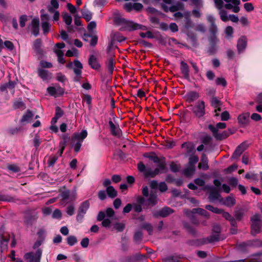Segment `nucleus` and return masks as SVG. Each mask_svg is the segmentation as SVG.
I'll return each instance as SVG.
<instances>
[{"label": "nucleus", "mask_w": 262, "mask_h": 262, "mask_svg": "<svg viewBox=\"0 0 262 262\" xmlns=\"http://www.w3.org/2000/svg\"><path fill=\"white\" fill-rule=\"evenodd\" d=\"M156 164H157V167L154 170H152L150 168H146L142 161L138 163L137 167L140 172L143 173L145 179L154 178L160 173H166L168 171L164 157L161 158L160 162Z\"/></svg>", "instance_id": "1"}, {"label": "nucleus", "mask_w": 262, "mask_h": 262, "mask_svg": "<svg viewBox=\"0 0 262 262\" xmlns=\"http://www.w3.org/2000/svg\"><path fill=\"white\" fill-rule=\"evenodd\" d=\"M43 242L37 239L33 246L34 249H37L35 252H29L25 254L24 258L27 262H40L42 254V250L38 248Z\"/></svg>", "instance_id": "2"}, {"label": "nucleus", "mask_w": 262, "mask_h": 262, "mask_svg": "<svg viewBox=\"0 0 262 262\" xmlns=\"http://www.w3.org/2000/svg\"><path fill=\"white\" fill-rule=\"evenodd\" d=\"M251 224V234L255 236L257 234L261 232V228L262 227V220L261 215L259 213H256L250 217Z\"/></svg>", "instance_id": "3"}, {"label": "nucleus", "mask_w": 262, "mask_h": 262, "mask_svg": "<svg viewBox=\"0 0 262 262\" xmlns=\"http://www.w3.org/2000/svg\"><path fill=\"white\" fill-rule=\"evenodd\" d=\"M208 129L212 132V136L217 141H222L227 138L230 135L234 133L231 129H228L224 130L222 133H219L217 130L215 126L212 124H209L208 126Z\"/></svg>", "instance_id": "4"}, {"label": "nucleus", "mask_w": 262, "mask_h": 262, "mask_svg": "<svg viewBox=\"0 0 262 262\" xmlns=\"http://www.w3.org/2000/svg\"><path fill=\"white\" fill-rule=\"evenodd\" d=\"M187 107L199 118H202L205 115V103L203 100H199L194 105L191 104Z\"/></svg>", "instance_id": "5"}, {"label": "nucleus", "mask_w": 262, "mask_h": 262, "mask_svg": "<svg viewBox=\"0 0 262 262\" xmlns=\"http://www.w3.org/2000/svg\"><path fill=\"white\" fill-rule=\"evenodd\" d=\"M37 219V213L35 211L28 210L24 212V223L27 227H31Z\"/></svg>", "instance_id": "6"}, {"label": "nucleus", "mask_w": 262, "mask_h": 262, "mask_svg": "<svg viewBox=\"0 0 262 262\" xmlns=\"http://www.w3.org/2000/svg\"><path fill=\"white\" fill-rule=\"evenodd\" d=\"M89 208L90 202L89 200H86L80 204L76 216V220L78 222L81 223L82 222L84 216Z\"/></svg>", "instance_id": "7"}, {"label": "nucleus", "mask_w": 262, "mask_h": 262, "mask_svg": "<svg viewBox=\"0 0 262 262\" xmlns=\"http://www.w3.org/2000/svg\"><path fill=\"white\" fill-rule=\"evenodd\" d=\"M105 64L108 70L109 74H113L115 68V55L107 54Z\"/></svg>", "instance_id": "8"}, {"label": "nucleus", "mask_w": 262, "mask_h": 262, "mask_svg": "<svg viewBox=\"0 0 262 262\" xmlns=\"http://www.w3.org/2000/svg\"><path fill=\"white\" fill-rule=\"evenodd\" d=\"M173 212V210L169 207H164L158 211L152 212L154 217H166Z\"/></svg>", "instance_id": "9"}, {"label": "nucleus", "mask_w": 262, "mask_h": 262, "mask_svg": "<svg viewBox=\"0 0 262 262\" xmlns=\"http://www.w3.org/2000/svg\"><path fill=\"white\" fill-rule=\"evenodd\" d=\"M74 64L75 68H73V71L76 75V77L74 78V81L75 82H79L81 78L83 66L80 61L77 59L74 60Z\"/></svg>", "instance_id": "10"}, {"label": "nucleus", "mask_w": 262, "mask_h": 262, "mask_svg": "<svg viewBox=\"0 0 262 262\" xmlns=\"http://www.w3.org/2000/svg\"><path fill=\"white\" fill-rule=\"evenodd\" d=\"M205 189L209 191L208 199L210 201L216 200L221 196L220 190L214 186H206Z\"/></svg>", "instance_id": "11"}, {"label": "nucleus", "mask_w": 262, "mask_h": 262, "mask_svg": "<svg viewBox=\"0 0 262 262\" xmlns=\"http://www.w3.org/2000/svg\"><path fill=\"white\" fill-rule=\"evenodd\" d=\"M248 144L246 142H243L239 145L233 153L231 158L236 159L238 158L242 153L247 148Z\"/></svg>", "instance_id": "12"}, {"label": "nucleus", "mask_w": 262, "mask_h": 262, "mask_svg": "<svg viewBox=\"0 0 262 262\" xmlns=\"http://www.w3.org/2000/svg\"><path fill=\"white\" fill-rule=\"evenodd\" d=\"M249 117L250 113H243L238 116V122L242 127H245L249 124L250 121Z\"/></svg>", "instance_id": "13"}, {"label": "nucleus", "mask_w": 262, "mask_h": 262, "mask_svg": "<svg viewBox=\"0 0 262 262\" xmlns=\"http://www.w3.org/2000/svg\"><path fill=\"white\" fill-rule=\"evenodd\" d=\"M216 36H210L209 37V46L208 48L207 53L210 55H213L216 52Z\"/></svg>", "instance_id": "14"}, {"label": "nucleus", "mask_w": 262, "mask_h": 262, "mask_svg": "<svg viewBox=\"0 0 262 262\" xmlns=\"http://www.w3.org/2000/svg\"><path fill=\"white\" fill-rule=\"evenodd\" d=\"M207 21L210 24L209 32L212 34L211 36H216L217 32V27L215 24V19L212 15H208L207 17Z\"/></svg>", "instance_id": "15"}, {"label": "nucleus", "mask_w": 262, "mask_h": 262, "mask_svg": "<svg viewBox=\"0 0 262 262\" xmlns=\"http://www.w3.org/2000/svg\"><path fill=\"white\" fill-rule=\"evenodd\" d=\"M247 45V39L246 36H242L237 40V50L238 54L243 52Z\"/></svg>", "instance_id": "16"}, {"label": "nucleus", "mask_w": 262, "mask_h": 262, "mask_svg": "<svg viewBox=\"0 0 262 262\" xmlns=\"http://www.w3.org/2000/svg\"><path fill=\"white\" fill-rule=\"evenodd\" d=\"M37 73L38 76L43 81H48L51 79L52 77V73L49 72L48 70L40 68L37 69Z\"/></svg>", "instance_id": "17"}, {"label": "nucleus", "mask_w": 262, "mask_h": 262, "mask_svg": "<svg viewBox=\"0 0 262 262\" xmlns=\"http://www.w3.org/2000/svg\"><path fill=\"white\" fill-rule=\"evenodd\" d=\"M32 30L31 33L35 36L39 34V19L38 18H34L31 22Z\"/></svg>", "instance_id": "18"}, {"label": "nucleus", "mask_w": 262, "mask_h": 262, "mask_svg": "<svg viewBox=\"0 0 262 262\" xmlns=\"http://www.w3.org/2000/svg\"><path fill=\"white\" fill-rule=\"evenodd\" d=\"M180 70L185 79L189 80V68L187 63L182 61L180 63Z\"/></svg>", "instance_id": "19"}, {"label": "nucleus", "mask_w": 262, "mask_h": 262, "mask_svg": "<svg viewBox=\"0 0 262 262\" xmlns=\"http://www.w3.org/2000/svg\"><path fill=\"white\" fill-rule=\"evenodd\" d=\"M42 43V40L40 38H37L34 40L33 45V49L35 50L36 53L40 56L43 55V50L41 48Z\"/></svg>", "instance_id": "20"}, {"label": "nucleus", "mask_w": 262, "mask_h": 262, "mask_svg": "<svg viewBox=\"0 0 262 262\" xmlns=\"http://www.w3.org/2000/svg\"><path fill=\"white\" fill-rule=\"evenodd\" d=\"M200 97L199 93L196 91H190L185 95L186 101L188 103H191L197 100Z\"/></svg>", "instance_id": "21"}, {"label": "nucleus", "mask_w": 262, "mask_h": 262, "mask_svg": "<svg viewBox=\"0 0 262 262\" xmlns=\"http://www.w3.org/2000/svg\"><path fill=\"white\" fill-rule=\"evenodd\" d=\"M87 136V131L86 130H82L80 133H74L71 138V140L72 142H74L76 140L83 142Z\"/></svg>", "instance_id": "22"}, {"label": "nucleus", "mask_w": 262, "mask_h": 262, "mask_svg": "<svg viewBox=\"0 0 262 262\" xmlns=\"http://www.w3.org/2000/svg\"><path fill=\"white\" fill-rule=\"evenodd\" d=\"M89 64L91 67L94 70H98L101 67L100 64L98 62L97 58L94 55H91L90 56Z\"/></svg>", "instance_id": "23"}, {"label": "nucleus", "mask_w": 262, "mask_h": 262, "mask_svg": "<svg viewBox=\"0 0 262 262\" xmlns=\"http://www.w3.org/2000/svg\"><path fill=\"white\" fill-rule=\"evenodd\" d=\"M208 160L206 155L203 154L201 156V162L199 163L198 167L200 169H203L204 170H207L209 169L208 165Z\"/></svg>", "instance_id": "24"}, {"label": "nucleus", "mask_w": 262, "mask_h": 262, "mask_svg": "<svg viewBox=\"0 0 262 262\" xmlns=\"http://www.w3.org/2000/svg\"><path fill=\"white\" fill-rule=\"evenodd\" d=\"M157 196L156 194L154 193H150L149 195V197L147 199V201L145 203V205L147 206H155L157 203Z\"/></svg>", "instance_id": "25"}, {"label": "nucleus", "mask_w": 262, "mask_h": 262, "mask_svg": "<svg viewBox=\"0 0 262 262\" xmlns=\"http://www.w3.org/2000/svg\"><path fill=\"white\" fill-rule=\"evenodd\" d=\"M191 212L192 214L198 213L206 217L207 219H208L210 217L209 213L206 210L201 208H193Z\"/></svg>", "instance_id": "26"}, {"label": "nucleus", "mask_w": 262, "mask_h": 262, "mask_svg": "<svg viewBox=\"0 0 262 262\" xmlns=\"http://www.w3.org/2000/svg\"><path fill=\"white\" fill-rule=\"evenodd\" d=\"M108 124L111 134L114 136H118L120 133L122 132L121 130L119 128H117L112 120L108 121Z\"/></svg>", "instance_id": "27"}, {"label": "nucleus", "mask_w": 262, "mask_h": 262, "mask_svg": "<svg viewBox=\"0 0 262 262\" xmlns=\"http://www.w3.org/2000/svg\"><path fill=\"white\" fill-rule=\"evenodd\" d=\"M129 25V31L136 30L138 29H141L142 30H146L147 29V27L142 25H140L137 23L133 22L130 23Z\"/></svg>", "instance_id": "28"}, {"label": "nucleus", "mask_w": 262, "mask_h": 262, "mask_svg": "<svg viewBox=\"0 0 262 262\" xmlns=\"http://www.w3.org/2000/svg\"><path fill=\"white\" fill-rule=\"evenodd\" d=\"M106 192L110 198L114 199L118 195L117 190L112 186H108L106 189Z\"/></svg>", "instance_id": "29"}, {"label": "nucleus", "mask_w": 262, "mask_h": 262, "mask_svg": "<svg viewBox=\"0 0 262 262\" xmlns=\"http://www.w3.org/2000/svg\"><path fill=\"white\" fill-rule=\"evenodd\" d=\"M33 114L32 111L28 110H27L26 113L23 115L22 118L20 119V122L21 123L29 122L30 121V120L33 118Z\"/></svg>", "instance_id": "30"}, {"label": "nucleus", "mask_w": 262, "mask_h": 262, "mask_svg": "<svg viewBox=\"0 0 262 262\" xmlns=\"http://www.w3.org/2000/svg\"><path fill=\"white\" fill-rule=\"evenodd\" d=\"M210 105L214 108H217L218 106H221L223 103L216 97H211L210 100Z\"/></svg>", "instance_id": "31"}, {"label": "nucleus", "mask_w": 262, "mask_h": 262, "mask_svg": "<svg viewBox=\"0 0 262 262\" xmlns=\"http://www.w3.org/2000/svg\"><path fill=\"white\" fill-rule=\"evenodd\" d=\"M236 203L235 200L230 196H228L226 197L225 202H224V205L229 207H231L233 206H234Z\"/></svg>", "instance_id": "32"}, {"label": "nucleus", "mask_w": 262, "mask_h": 262, "mask_svg": "<svg viewBox=\"0 0 262 262\" xmlns=\"http://www.w3.org/2000/svg\"><path fill=\"white\" fill-rule=\"evenodd\" d=\"M141 228L146 230L149 235L153 233V226L150 223H144L141 226Z\"/></svg>", "instance_id": "33"}, {"label": "nucleus", "mask_w": 262, "mask_h": 262, "mask_svg": "<svg viewBox=\"0 0 262 262\" xmlns=\"http://www.w3.org/2000/svg\"><path fill=\"white\" fill-rule=\"evenodd\" d=\"M115 22L116 24H118V25L125 24L126 25V26L127 27H128L129 28V24H130V23L133 22V21H128L124 18L118 17L115 18Z\"/></svg>", "instance_id": "34"}, {"label": "nucleus", "mask_w": 262, "mask_h": 262, "mask_svg": "<svg viewBox=\"0 0 262 262\" xmlns=\"http://www.w3.org/2000/svg\"><path fill=\"white\" fill-rule=\"evenodd\" d=\"M184 227L187 230V231L192 235L195 236L196 235V230L189 223H185L184 224Z\"/></svg>", "instance_id": "35"}, {"label": "nucleus", "mask_w": 262, "mask_h": 262, "mask_svg": "<svg viewBox=\"0 0 262 262\" xmlns=\"http://www.w3.org/2000/svg\"><path fill=\"white\" fill-rule=\"evenodd\" d=\"M7 168L9 171H11L13 173L20 172V168L16 164H9L7 166Z\"/></svg>", "instance_id": "36"}, {"label": "nucleus", "mask_w": 262, "mask_h": 262, "mask_svg": "<svg viewBox=\"0 0 262 262\" xmlns=\"http://www.w3.org/2000/svg\"><path fill=\"white\" fill-rule=\"evenodd\" d=\"M70 140V137L68 134H64L61 136V141L59 142V146L66 147L68 142Z\"/></svg>", "instance_id": "37"}, {"label": "nucleus", "mask_w": 262, "mask_h": 262, "mask_svg": "<svg viewBox=\"0 0 262 262\" xmlns=\"http://www.w3.org/2000/svg\"><path fill=\"white\" fill-rule=\"evenodd\" d=\"M245 213L243 209H241L237 210H236L234 212V218L238 221H241L244 216Z\"/></svg>", "instance_id": "38"}, {"label": "nucleus", "mask_w": 262, "mask_h": 262, "mask_svg": "<svg viewBox=\"0 0 262 262\" xmlns=\"http://www.w3.org/2000/svg\"><path fill=\"white\" fill-rule=\"evenodd\" d=\"M83 17L89 21L92 18V13L88 10H81V11Z\"/></svg>", "instance_id": "39"}, {"label": "nucleus", "mask_w": 262, "mask_h": 262, "mask_svg": "<svg viewBox=\"0 0 262 262\" xmlns=\"http://www.w3.org/2000/svg\"><path fill=\"white\" fill-rule=\"evenodd\" d=\"M209 243H213L221 240L220 235L217 234H212L206 239Z\"/></svg>", "instance_id": "40"}, {"label": "nucleus", "mask_w": 262, "mask_h": 262, "mask_svg": "<svg viewBox=\"0 0 262 262\" xmlns=\"http://www.w3.org/2000/svg\"><path fill=\"white\" fill-rule=\"evenodd\" d=\"M0 201L12 202L14 201V198L8 194H3L0 193Z\"/></svg>", "instance_id": "41"}, {"label": "nucleus", "mask_w": 262, "mask_h": 262, "mask_svg": "<svg viewBox=\"0 0 262 262\" xmlns=\"http://www.w3.org/2000/svg\"><path fill=\"white\" fill-rule=\"evenodd\" d=\"M9 239L7 238L4 235H0V245L1 248L6 249L7 247Z\"/></svg>", "instance_id": "42"}, {"label": "nucleus", "mask_w": 262, "mask_h": 262, "mask_svg": "<svg viewBox=\"0 0 262 262\" xmlns=\"http://www.w3.org/2000/svg\"><path fill=\"white\" fill-rule=\"evenodd\" d=\"M136 45H139L148 48H151L152 47V45L151 43L142 39H138L137 40Z\"/></svg>", "instance_id": "43"}, {"label": "nucleus", "mask_w": 262, "mask_h": 262, "mask_svg": "<svg viewBox=\"0 0 262 262\" xmlns=\"http://www.w3.org/2000/svg\"><path fill=\"white\" fill-rule=\"evenodd\" d=\"M67 242L68 245L70 246L75 245L78 241L77 237L75 235H70L67 238Z\"/></svg>", "instance_id": "44"}, {"label": "nucleus", "mask_w": 262, "mask_h": 262, "mask_svg": "<svg viewBox=\"0 0 262 262\" xmlns=\"http://www.w3.org/2000/svg\"><path fill=\"white\" fill-rule=\"evenodd\" d=\"M114 44L115 41L114 40H111V41L108 43L106 48L107 54L115 55V52L113 50Z\"/></svg>", "instance_id": "45"}, {"label": "nucleus", "mask_w": 262, "mask_h": 262, "mask_svg": "<svg viewBox=\"0 0 262 262\" xmlns=\"http://www.w3.org/2000/svg\"><path fill=\"white\" fill-rule=\"evenodd\" d=\"M33 141V145L35 147L36 150H37L41 143V139L40 138V137L38 134H36L35 135Z\"/></svg>", "instance_id": "46"}, {"label": "nucleus", "mask_w": 262, "mask_h": 262, "mask_svg": "<svg viewBox=\"0 0 262 262\" xmlns=\"http://www.w3.org/2000/svg\"><path fill=\"white\" fill-rule=\"evenodd\" d=\"M38 239L43 242L46 238V230L44 229H39L37 233Z\"/></svg>", "instance_id": "47"}, {"label": "nucleus", "mask_w": 262, "mask_h": 262, "mask_svg": "<svg viewBox=\"0 0 262 262\" xmlns=\"http://www.w3.org/2000/svg\"><path fill=\"white\" fill-rule=\"evenodd\" d=\"M195 166H189L184 170V173L186 176H190L192 175L193 173L195 172Z\"/></svg>", "instance_id": "48"}, {"label": "nucleus", "mask_w": 262, "mask_h": 262, "mask_svg": "<svg viewBox=\"0 0 262 262\" xmlns=\"http://www.w3.org/2000/svg\"><path fill=\"white\" fill-rule=\"evenodd\" d=\"M143 233L140 230H138L136 232H135L134 235V240L136 242H138L139 241H141L143 238Z\"/></svg>", "instance_id": "49"}, {"label": "nucleus", "mask_w": 262, "mask_h": 262, "mask_svg": "<svg viewBox=\"0 0 262 262\" xmlns=\"http://www.w3.org/2000/svg\"><path fill=\"white\" fill-rule=\"evenodd\" d=\"M169 167L170 170L174 173L179 172L180 169V165L176 164L173 161L170 163Z\"/></svg>", "instance_id": "50"}, {"label": "nucleus", "mask_w": 262, "mask_h": 262, "mask_svg": "<svg viewBox=\"0 0 262 262\" xmlns=\"http://www.w3.org/2000/svg\"><path fill=\"white\" fill-rule=\"evenodd\" d=\"M58 159V157L57 155H54L51 156L48 160V165L49 167H53L55 164L56 162Z\"/></svg>", "instance_id": "51"}, {"label": "nucleus", "mask_w": 262, "mask_h": 262, "mask_svg": "<svg viewBox=\"0 0 262 262\" xmlns=\"http://www.w3.org/2000/svg\"><path fill=\"white\" fill-rule=\"evenodd\" d=\"M41 27L43 32V34H47L50 29L51 25L48 21H43L41 24Z\"/></svg>", "instance_id": "52"}, {"label": "nucleus", "mask_w": 262, "mask_h": 262, "mask_svg": "<svg viewBox=\"0 0 262 262\" xmlns=\"http://www.w3.org/2000/svg\"><path fill=\"white\" fill-rule=\"evenodd\" d=\"M212 138L209 135H206L202 138L201 142L204 145H209L211 143Z\"/></svg>", "instance_id": "53"}, {"label": "nucleus", "mask_w": 262, "mask_h": 262, "mask_svg": "<svg viewBox=\"0 0 262 262\" xmlns=\"http://www.w3.org/2000/svg\"><path fill=\"white\" fill-rule=\"evenodd\" d=\"M164 262H179V258L175 256H169L163 259Z\"/></svg>", "instance_id": "54"}, {"label": "nucleus", "mask_w": 262, "mask_h": 262, "mask_svg": "<svg viewBox=\"0 0 262 262\" xmlns=\"http://www.w3.org/2000/svg\"><path fill=\"white\" fill-rule=\"evenodd\" d=\"M28 20L27 15H22L19 18V23L20 27L24 28L26 25V22Z\"/></svg>", "instance_id": "55"}, {"label": "nucleus", "mask_w": 262, "mask_h": 262, "mask_svg": "<svg viewBox=\"0 0 262 262\" xmlns=\"http://www.w3.org/2000/svg\"><path fill=\"white\" fill-rule=\"evenodd\" d=\"M215 83L217 85H222L224 87L226 86L227 81L224 78L218 77L215 80Z\"/></svg>", "instance_id": "56"}, {"label": "nucleus", "mask_w": 262, "mask_h": 262, "mask_svg": "<svg viewBox=\"0 0 262 262\" xmlns=\"http://www.w3.org/2000/svg\"><path fill=\"white\" fill-rule=\"evenodd\" d=\"M70 191L68 189H66L60 192V195L63 200H67L70 196Z\"/></svg>", "instance_id": "57"}, {"label": "nucleus", "mask_w": 262, "mask_h": 262, "mask_svg": "<svg viewBox=\"0 0 262 262\" xmlns=\"http://www.w3.org/2000/svg\"><path fill=\"white\" fill-rule=\"evenodd\" d=\"M63 18L64 23L66 24L67 26H70V25H71V23L72 22V18L71 15L66 13L63 15Z\"/></svg>", "instance_id": "58"}, {"label": "nucleus", "mask_w": 262, "mask_h": 262, "mask_svg": "<svg viewBox=\"0 0 262 262\" xmlns=\"http://www.w3.org/2000/svg\"><path fill=\"white\" fill-rule=\"evenodd\" d=\"M56 79L57 81L61 82L64 83L67 81V78L66 76L62 74L61 73H58L56 74Z\"/></svg>", "instance_id": "59"}, {"label": "nucleus", "mask_w": 262, "mask_h": 262, "mask_svg": "<svg viewBox=\"0 0 262 262\" xmlns=\"http://www.w3.org/2000/svg\"><path fill=\"white\" fill-rule=\"evenodd\" d=\"M199 161V157L196 156L190 157L189 158V164L190 166H195V164Z\"/></svg>", "instance_id": "60"}, {"label": "nucleus", "mask_w": 262, "mask_h": 262, "mask_svg": "<svg viewBox=\"0 0 262 262\" xmlns=\"http://www.w3.org/2000/svg\"><path fill=\"white\" fill-rule=\"evenodd\" d=\"M56 88L55 86H49L47 88V92L49 94L56 98Z\"/></svg>", "instance_id": "61"}, {"label": "nucleus", "mask_w": 262, "mask_h": 262, "mask_svg": "<svg viewBox=\"0 0 262 262\" xmlns=\"http://www.w3.org/2000/svg\"><path fill=\"white\" fill-rule=\"evenodd\" d=\"M206 94L207 95L211 96V97H216L215 93L216 90L213 88H208L206 90Z\"/></svg>", "instance_id": "62"}, {"label": "nucleus", "mask_w": 262, "mask_h": 262, "mask_svg": "<svg viewBox=\"0 0 262 262\" xmlns=\"http://www.w3.org/2000/svg\"><path fill=\"white\" fill-rule=\"evenodd\" d=\"M114 228L118 232H122L125 228V225L121 223H116L114 225Z\"/></svg>", "instance_id": "63"}, {"label": "nucleus", "mask_w": 262, "mask_h": 262, "mask_svg": "<svg viewBox=\"0 0 262 262\" xmlns=\"http://www.w3.org/2000/svg\"><path fill=\"white\" fill-rule=\"evenodd\" d=\"M229 184L233 187H236L238 184V180L235 177H231L228 180Z\"/></svg>", "instance_id": "64"}]
</instances>
